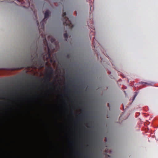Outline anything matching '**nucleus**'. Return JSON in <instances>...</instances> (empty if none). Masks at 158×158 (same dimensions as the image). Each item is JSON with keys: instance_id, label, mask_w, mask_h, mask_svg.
I'll return each instance as SVG.
<instances>
[{"instance_id": "f03ea898", "label": "nucleus", "mask_w": 158, "mask_h": 158, "mask_svg": "<svg viewBox=\"0 0 158 158\" xmlns=\"http://www.w3.org/2000/svg\"><path fill=\"white\" fill-rule=\"evenodd\" d=\"M66 12H63L62 15L63 24L64 25L68 26L69 28L72 29L74 26L69 18L66 16Z\"/></svg>"}, {"instance_id": "20e7f679", "label": "nucleus", "mask_w": 158, "mask_h": 158, "mask_svg": "<svg viewBox=\"0 0 158 158\" xmlns=\"http://www.w3.org/2000/svg\"><path fill=\"white\" fill-rule=\"evenodd\" d=\"M50 15V12L48 10H47L45 11L44 13V18L41 22L40 24L41 27L42 28H44V24L45 23V19H47Z\"/></svg>"}, {"instance_id": "6e6552de", "label": "nucleus", "mask_w": 158, "mask_h": 158, "mask_svg": "<svg viewBox=\"0 0 158 158\" xmlns=\"http://www.w3.org/2000/svg\"><path fill=\"white\" fill-rule=\"evenodd\" d=\"M93 38L94 39V42L93 43V45L94 47H95V46L94 45V43H95V42H94V39H95V37H93Z\"/></svg>"}, {"instance_id": "f257e3e1", "label": "nucleus", "mask_w": 158, "mask_h": 158, "mask_svg": "<svg viewBox=\"0 0 158 158\" xmlns=\"http://www.w3.org/2000/svg\"><path fill=\"white\" fill-rule=\"evenodd\" d=\"M45 46V47L41 49L38 53L44 60H48L51 57L50 51L47 43Z\"/></svg>"}, {"instance_id": "dca6fc26", "label": "nucleus", "mask_w": 158, "mask_h": 158, "mask_svg": "<svg viewBox=\"0 0 158 158\" xmlns=\"http://www.w3.org/2000/svg\"><path fill=\"white\" fill-rule=\"evenodd\" d=\"M28 6H29L30 5V3L29 2H28Z\"/></svg>"}, {"instance_id": "f8f14e48", "label": "nucleus", "mask_w": 158, "mask_h": 158, "mask_svg": "<svg viewBox=\"0 0 158 158\" xmlns=\"http://www.w3.org/2000/svg\"><path fill=\"white\" fill-rule=\"evenodd\" d=\"M37 23L38 25V26H39V22L38 21H37Z\"/></svg>"}, {"instance_id": "0eeeda50", "label": "nucleus", "mask_w": 158, "mask_h": 158, "mask_svg": "<svg viewBox=\"0 0 158 158\" xmlns=\"http://www.w3.org/2000/svg\"><path fill=\"white\" fill-rule=\"evenodd\" d=\"M95 35V33H94V32H93V31H92L91 33H90V35L91 36V35ZM90 38L91 39V36H90Z\"/></svg>"}, {"instance_id": "9b49d317", "label": "nucleus", "mask_w": 158, "mask_h": 158, "mask_svg": "<svg viewBox=\"0 0 158 158\" xmlns=\"http://www.w3.org/2000/svg\"><path fill=\"white\" fill-rule=\"evenodd\" d=\"M35 56H36V57H37V56H38V53H36V51L35 52Z\"/></svg>"}, {"instance_id": "423d86ee", "label": "nucleus", "mask_w": 158, "mask_h": 158, "mask_svg": "<svg viewBox=\"0 0 158 158\" xmlns=\"http://www.w3.org/2000/svg\"><path fill=\"white\" fill-rule=\"evenodd\" d=\"M18 2H20L21 4H23L24 3V1H21L20 0H17Z\"/></svg>"}, {"instance_id": "9d476101", "label": "nucleus", "mask_w": 158, "mask_h": 158, "mask_svg": "<svg viewBox=\"0 0 158 158\" xmlns=\"http://www.w3.org/2000/svg\"><path fill=\"white\" fill-rule=\"evenodd\" d=\"M5 98L4 97H1L0 98V99H5Z\"/></svg>"}, {"instance_id": "4468645a", "label": "nucleus", "mask_w": 158, "mask_h": 158, "mask_svg": "<svg viewBox=\"0 0 158 158\" xmlns=\"http://www.w3.org/2000/svg\"><path fill=\"white\" fill-rule=\"evenodd\" d=\"M64 104L67 107V104H66V103H65V102H64Z\"/></svg>"}, {"instance_id": "7ed1b4c3", "label": "nucleus", "mask_w": 158, "mask_h": 158, "mask_svg": "<svg viewBox=\"0 0 158 158\" xmlns=\"http://www.w3.org/2000/svg\"><path fill=\"white\" fill-rule=\"evenodd\" d=\"M48 72L47 75V78H48V82L50 84L52 85V83L50 82L51 77L53 75V69L52 68L50 67L48 68Z\"/></svg>"}, {"instance_id": "2eb2a0df", "label": "nucleus", "mask_w": 158, "mask_h": 158, "mask_svg": "<svg viewBox=\"0 0 158 158\" xmlns=\"http://www.w3.org/2000/svg\"><path fill=\"white\" fill-rule=\"evenodd\" d=\"M142 84H144H144H147V83H145V82H142Z\"/></svg>"}, {"instance_id": "39448f33", "label": "nucleus", "mask_w": 158, "mask_h": 158, "mask_svg": "<svg viewBox=\"0 0 158 158\" xmlns=\"http://www.w3.org/2000/svg\"><path fill=\"white\" fill-rule=\"evenodd\" d=\"M64 37L66 40H67L68 37V35L67 33H65L64 34Z\"/></svg>"}, {"instance_id": "ddd939ff", "label": "nucleus", "mask_w": 158, "mask_h": 158, "mask_svg": "<svg viewBox=\"0 0 158 158\" xmlns=\"http://www.w3.org/2000/svg\"><path fill=\"white\" fill-rule=\"evenodd\" d=\"M46 41H47V40H46V38H45V39L44 40V44H45V42H46Z\"/></svg>"}, {"instance_id": "1a4fd4ad", "label": "nucleus", "mask_w": 158, "mask_h": 158, "mask_svg": "<svg viewBox=\"0 0 158 158\" xmlns=\"http://www.w3.org/2000/svg\"><path fill=\"white\" fill-rule=\"evenodd\" d=\"M135 93H136L135 94V95H134V98H133V100L135 99V97H136V95H137V93L135 92Z\"/></svg>"}]
</instances>
